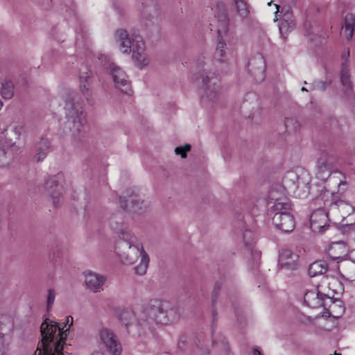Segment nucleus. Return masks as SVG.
<instances>
[{
  "mask_svg": "<svg viewBox=\"0 0 355 355\" xmlns=\"http://www.w3.org/2000/svg\"><path fill=\"white\" fill-rule=\"evenodd\" d=\"M72 323L71 316L65 318V322L62 327L49 319L43 322L40 327L42 340L39 343L34 355H63L61 350L64 340L67 338V332Z\"/></svg>",
  "mask_w": 355,
  "mask_h": 355,
  "instance_id": "nucleus-1",
  "label": "nucleus"
},
{
  "mask_svg": "<svg viewBox=\"0 0 355 355\" xmlns=\"http://www.w3.org/2000/svg\"><path fill=\"white\" fill-rule=\"evenodd\" d=\"M64 111L67 126L71 131L72 139L77 143L85 142L87 139L86 112L83 103L77 95H73L67 99Z\"/></svg>",
  "mask_w": 355,
  "mask_h": 355,
  "instance_id": "nucleus-2",
  "label": "nucleus"
},
{
  "mask_svg": "<svg viewBox=\"0 0 355 355\" xmlns=\"http://www.w3.org/2000/svg\"><path fill=\"white\" fill-rule=\"evenodd\" d=\"M115 40L123 53L132 52V59L138 68L142 69L148 65L150 60L146 52L143 38L139 34L130 35L127 31L119 29L115 33Z\"/></svg>",
  "mask_w": 355,
  "mask_h": 355,
  "instance_id": "nucleus-3",
  "label": "nucleus"
},
{
  "mask_svg": "<svg viewBox=\"0 0 355 355\" xmlns=\"http://www.w3.org/2000/svg\"><path fill=\"white\" fill-rule=\"evenodd\" d=\"M178 316L177 309L171 302L154 299L143 309L139 323L141 326L146 322L167 324L176 320Z\"/></svg>",
  "mask_w": 355,
  "mask_h": 355,
  "instance_id": "nucleus-4",
  "label": "nucleus"
},
{
  "mask_svg": "<svg viewBox=\"0 0 355 355\" xmlns=\"http://www.w3.org/2000/svg\"><path fill=\"white\" fill-rule=\"evenodd\" d=\"M270 202L273 203L271 209L276 211L272 217V223L279 230L284 232H292L295 227L293 216L288 211L291 205L287 198L277 189L273 188L269 193Z\"/></svg>",
  "mask_w": 355,
  "mask_h": 355,
  "instance_id": "nucleus-5",
  "label": "nucleus"
},
{
  "mask_svg": "<svg viewBox=\"0 0 355 355\" xmlns=\"http://www.w3.org/2000/svg\"><path fill=\"white\" fill-rule=\"evenodd\" d=\"M196 71L202 79L201 98L204 101L216 99L220 92V79L213 69V63L209 58H200L196 64Z\"/></svg>",
  "mask_w": 355,
  "mask_h": 355,
  "instance_id": "nucleus-6",
  "label": "nucleus"
},
{
  "mask_svg": "<svg viewBox=\"0 0 355 355\" xmlns=\"http://www.w3.org/2000/svg\"><path fill=\"white\" fill-rule=\"evenodd\" d=\"M116 250L121 262L125 265H132L140 258L139 263L135 268V272L139 275L146 274L150 259L141 243L130 245L124 243Z\"/></svg>",
  "mask_w": 355,
  "mask_h": 355,
  "instance_id": "nucleus-7",
  "label": "nucleus"
},
{
  "mask_svg": "<svg viewBox=\"0 0 355 355\" xmlns=\"http://www.w3.org/2000/svg\"><path fill=\"white\" fill-rule=\"evenodd\" d=\"M337 157L331 153L324 152L318 157L315 166V176L318 180L326 181L334 173Z\"/></svg>",
  "mask_w": 355,
  "mask_h": 355,
  "instance_id": "nucleus-8",
  "label": "nucleus"
},
{
  "mask_svg": "<svg viewBox=\"0 0 355 355\" xmlns=\"http://www.w3.org/2000/svg\"><path fill=\"white\" fill-rule=\"evenodd\" d=\"M123 218L121 214L112 216L110 218V225L111 227L117 232L119 241L117 243L116 248H119L122 243H126L128 245L139 243L137 236L126 227H122Z\"/></svg>",
  "mask_w": 355,
  "mask_h": 355,
  "instance_id": "nucleus-9",
  "label": "nucleus"
},
{
  "mask_svg": "<svg viewBox=\"0 0 355 355\" xmlns=\"http://www.w3.org/2000/svg\"><path fill=\"white\" fill-rule=\"evenodd\" d=\"M120 206L129 212L142 214L145 213L149 203L136 194L122 196L119 198Z\"/></svg>",
  "mask_w": 355,
  "mask_h": 355,
  "instance_id": "nucleus-10",
  "label": "nucleus"
},
{
  "mask_svg": "<svg viewBox=\"0 0 355 355\" xmlns=\"http://www.w3.org/2000/svg\"><path fill=\"white\" fill-rule=\"evenodd\" d=\"M98 336L101 343L106 350L112 355H121L122 345L114 331L107 327H102L98 330Z\"/></svg>",
  "mask_w": 355,
  "mask_h": 355,
  "instance_id": "nucleus-11",
  "label": "nucleus"
},
{
  "mask_svg": "<svg viewBox=\"0 0 355 355\" xmlns=\"http://www.w3.org/2000/svg\"><path fill=\"white\" fill-rule=\"evenodd\" d=\"M106 68L113 79L116 88L123 93L130 94V84L125 71L113 62L108 63Z\"/></svg>",
  "mask_w": 355,
  "mask_h": 355,
  "instance_id": "nucleus-12",
  "label": "nucleus"
},
{
  "mask_svg": "<svg viewBox=\"0 0 355 355\" xmlns=\"http://www.w3.org/2000/svg\"><path fill=\"white\" fill-rule=\"evenodd\" d=\"M62 179L61 174L49 177L45 182V191L48 196L51 198L52 202L55 206L59 205L62 202V196L64 192L62 185L60 181Z\"/></svg>",
  "mask_w": 355,
  "mask_h": 355,
  "instance_id": "nucleus-13",
  "label": "nucleus"
},
{
  "mask_svg": "<svg viewBox=\"0 0 355 355\" xmlns=\"http://www.w3.org/2000/svg\"><path fill=\"white\" fill-rule=\"evenodd\" d=\"M92 72L87 65H82L79 72L80 90L87 101H89L92 95Z\"/></svg>",
  "mask_w": 355,
  "mask_h": 355,
  "instance_id": "nucleus-14",
  "label": "nucleus"
},
{
  "mask_svg": "<svg viewBox=\"0 0 355 355\" xmlns=\"http://www.w3.org/2000/svg\"><path fill=\"white\" fill-rule=\"evenodd\" d=\"M248 70L257 82H261L265 78L266 64L263 56L257 54L248 62Z\"/></svg>",
  "mask_w": 355,
  "mask_h": 355,
  "instance_id": "nucleus-15",
  "label": "nucleus"
},
{
  "mask_svg": "<svg viewBox=\"0 0 355 355\" xmlns=\"http://www.w3.org/2000/svg\"><path fill=\"white\" fill-rule=\"evenodd\" d=\"M299 256L292 250L283 248L279 254V266L286 270H295L298 267Z\"/></svg>",
  "mask_w": 355,
  "mask_h": 355,
  "instance_id": "nucleus-16",
  "label": "nucleus"
},
{
  "mask_svg": "<svg viewBox=\"0 0 355 355\" xmlns=\"http://www.w3.org/2000/svg\"><path fill=\"white\" fill-rule=\"evenodd\" d=\"M310 225L315 232L323 233L329 227L328 215L323 209H317L311 215Z\"/></svg>",
  "mask_w": 355,
  "mask_h": 355,
  "instance_id": "nucleus-17",
  "label": "nucleus"
},
{
  "mask_svg": "<svg viewBox=\"0 0 355 355\" xmlns=\"http://www.w3.org/2000/svg\"><path fill=\"white\" fill-rule=\"evenodd\" d=\"M214 16L218 20V34L220 37L227 31L229 18L227 13L226 6L224 3L218 2L214 7Z\"/></svg>",
  "mask_w": 355,
  "mask_h": 355,
  "instance_id": "nucleus-18",
  "label": "nucleus"
},
{
  "mask_svg": "<svg viewBox=\"0 0 355 355\" xmlns=\"http://www.w3.org/2000/svg\"><path fill=\"white\" fill-rule=\"evenodd\" d=\"M214 53V58L220 63H228L232 55V49L227 46L225 42L223 40V34L220 37Z\"/></svg>",
  "mask_w": 355,
  "mask_h": 355,
  "instance_id": "nucleus-19",
  "label": "nucleus"
},
{
  "mask_svg": "<svg viewBox=\"0 0 355 355\" xmlns=\"http://www.w3.org/2000/svg\"><path fill=\"white\" fill-rule=\"evenodd\" d=\"M106 282V277L95 272H87L85 273V282L87 287L93 292H100L103 290V286Z\"/></svg>",
  "mask_w": 355,
  "mask_h": 355,
  "instance_id": "nucleus-20",
  "label": "nucleus"
},
{
  "mask_svg": "<svg viewBox=\"0 0 355 355\" xmlns=\"http://www.w3.org/2000/svg\"><path fill=\"white\" fill-rule=\"evenodd\" d=\"M116 315L122 324L127 327L135 323L141 325L139 323V319L140 316L142 315V311L140 315L136 318L135 313L132 310L130 309L119 308L116 310Z\"/></svg>",
  "mask_w": 355,
  "mask_h": 355,
  "instance_id": "nucleus-21",
  "label": "nucleus"
},
{
  "mask_svg": "<svg viewBox=\"0 0 355 355\" xmlns=\"http://www.w3.org/2000/svg\"><path fill=\"white\" fill-rule=\"evenodd\" d=\"M348 248L342 241L332 243L326 250L327 255L333 260L339 261L347 254Z\"/></svg>",
  "mask_w": 355,
  "mask_h": 355,
  "instance_id": "nucleus-22",
  "label": "nucleus"
},
{
  "mask_svg": "<svg viewBox=\"0 0 355 355\" xmlns=\"http://www.w3.org/2000/svg\"><path fill=\"white\" fill-rule=\"evenodd\" d=\"M301 182L297 174L293 171L288 172L283 179V187L288 192H295Z\"/></svg>",
  "mask_w": 355,
  "mask_h": 355,
  "instance_id": "nucleus-23",
  "label": "nucleus"
},
{
  "mask_svg": "<svg viewBox=\"0 0 355 355\" xmlns=\"http://www.w3.org/2000/svg\"><path fill=\"white\" fill-rule=\"evenodd\" d=\"M304 302L311 308L323 306V296L316 290L309 291L304 294Z\"/></svg>",
  "mask_w": 355,
  "mask_h": 355,
  "instance_id": "nucleus-24",
  "label": "nucleus"
},
{
  "mask_svg": "<svg viewBox=\"0 0 355 355\" xmlns=\"http://www.w3.org/2000/svg\"><path fill=\"white\" fill-rule=\"evenodd\" d=\"M355 15L348 13L345 15L344 24L342 26L343 34L347 40H351L354 32Z\"/></svg>",
  "mask_w": 355,
  "mask_h": 355,
  "instance_id": "nucleus-25",
  "label": "nucleus"
},
{
  "mask_svg": "<svg viewBox=\"0 0 355 355\" xmlns=\"http://www.w3.org/2000/svg\"><path fill=\"white\" fill-rule=\"evenodd\" d=\"M328 265L323 260L315 261L312 263L309 268V274L311 277L322 275L327 272Z\"/></svg>",
  "mask_w": 355,
  "mask_h": 355,
  "instance_id": "nucleus-26",
  "label": "nucleus"
},
{
  "mask_svg": "<svg viewBox=\"0 0 355 355\" xmlns=\"http://www.w3.org/2000/svg\"><path fill=\"white\" fill-rule=\"evenodd\" d=\"M237 14L242 18L248 17L250 14V6L247 0H232Z\"/></svg>",
  "mask_w": 355,
  "mask_h": 355,
  "instance_id": "nucleus-27",
  "label": "nucleus"
},
{
  "mask_svg": "<svg viewBox=\"0 0 355 355\" xmlns=\"http://www.w3.org/2000/svg\"><path fill=\"white\" fill-rule=\"evenodd\" d=\"M159 13V10L157 6H147L142 12V17L144 20L151 21L157 19Z\"/></svg>",
  "mask_w": 355,
  "mask_h": 355,
  "instance_id": "nucleus-28",
  "label": "nucleus"
},
{
  "mask_svg": "<svg viewBox=\"0 0 355 355\" xmlns=\"http://www.w3.org/2000/svg\"><path fill=\"white\" fill-rule=\"evenodd\" d=\"M340 79L342 84L346 88H351L352 83L350 80L349 64L345 62H341Z\"/></svg>",
  "mask_w": 355,
  "mask_h": 355,
  "instance_id": "nucleus-29",
  "label": "nucleus"
},
{
  "mask_svg": "<svg viewBox=\"0 0 355 355\" xmlns=\"http://www.w3.org/2000/svg\"><path fill=\"white\" fill-rule=\"evenodd\" d=\"M276 8L275 15L277 17V15L279 11L280 6L277 4H275ZM281 13H283L281 21H287V22H295L293 19V12L288 7H284L282 8Z\"/></svg>",
  "mask_w": 355,
  "mask_h": 355,
  "instance_id": "nucleus-30",
  "label": "nucleus"
},
{
  "mask_svg": "<svg viewBox=\"0 0 355 355\" xmlns=\"http://www.w3.org/2000/svg\"><path fill=\"white\" fill-rule=\"evenodd\" d=\"M1 95L6 99L11 98L14 95V85L10 80H6L2 83Z\"/></svg>",
  "mask_w": 355,
  "mask_h": 355,
  "instance_id": "nucleus-31",
  "label": "nucleus"
},
{
  "mask_svg": "<svg viewBox=\"0 0 355 355\" xmlns=\"http://www.w3.org/2000/svg\"><path fill=\"white\" fill-rule=\"evenodd\" d=\"M295 27V22L280 21L279 29L281 34L286 37Z\"/></svg>",
  "mask_w": 355,
  "mask_h": 355,
  "instance_id": "nucleus-32",
  "label": "nucleus"
},
{
  "mask_svg": "<svg viewBox=\"0 0 355 355\" xmlns=\"http://www.w3.org/2000/svg\"><path fill=\"white\" fill-rule=\"evenodd\" d=\"M192 345L191 339L187 336H182L180 338L178 347L179 349L184 352L191 348Z\"/></svg>",
  "mask_w": 355,
  "mask_h": 355,
  "instance_id": "nucleus-33",
  "label": "nucleus"
},
{
  "mask_svg": "<svg viewBox=\"0 0 355 355\" xmlns=\"http://www.w3.org/2000/svg\"><path fill=\"white\" fill-rule=\"evenodd\" d=\"M195 345L198 348L202 349L205 352L208 353L209 351V340H205L203 335H200L194 340Z\"/></svg>",
  "mask_w": 355,
  "mask_h": 355,
  "instance_id": "nucleus-34",
  "label": "nucleus"
},
{
  "mask_svg": "<svg viewBox=\"0 0 355 355\" xmlns=\"http://www.w3.org/2000/svg\"><path fill=\"white\" fill-rule=\"evenodd\" d=\"M57 293L54 288H49L46 292V309L49 311L53 306Z\"/></svg>",
  "mask_w": 355,
  "mask_h": 355,
  "instance_id": "nucleus-35",
  "label": "nucleus"
},
{
  "mask_svg": "<svg viewBox=\"0 0 355 355\" xmlns=\"http://www.w3.org/2000/svg\"><path fill=\"white\" fill-rule=\"evenodd\" d=\"M8 150H9L8 148H7V150H6L2 146V144L0 141V167L4 166L8 164L11 159L10 157L8 158L7 156Z\"/></svg>",
  "mask_w": 355,
  "mask_h": 355,
  "instance_id": "nucleus-36",
  "label": "nucleus"
},
{
  "mask_svg": "<svg viewBox=\"0 0 355 355\" xmlns=\"http://www.w3.org/2000/svg\"><path fill=\"white\" fill-rule=\"evenodd\" d=\"M50 148V141L47 139L42 138L35 145L36 150L46 151Z\"/></svg>",
  "mask_w": 355,
  "mask_h": 355,
  "instance_id": "nucleus-37",
  "label": "nucleus"
},
{
  "mask_svg": "<svg viewBox=\"0 0 355 355\" xmlns=\"http://www.w3.org/2000/svg\"><path fill=\"white\" fill-rule=\"evenodd\" d=\"M221 286L222 284L220 282H216L214 285L211 293V304L213 307H214L215 304H216L217 297L219 295Z\"/></svg>",
  "mask_w": 355,
  "mask_h": 355,
  "instance_id": "nucleus-38",
  "label": "nucleus"
},
{
  "mask_svg": "<svg viewBox=\"0 0 355 355\" xmlns=\"http://www.w3.org/2000/svg\"><path fill=\"white\" fill-rule=\"evenodd\" d=\"M191 150L190 144H185L184 146L176 147L175 149V153L176 155H180L182 158L187 157V153Z\"/></svg>",
  "mask_w": 355,
  "mask_h": 355,
  "instance_id": "nucleus-39",
  "label": "nucleus"
},
{
  "mask_svg": "<svg viewBox=\"0 0 355 355\" xmlns=\"http://www.w3.org/2000/svg\"><path fill=\"white\" fill-rule=\"evenodd\" d=\"M243 239L246 246H250L254 240V235L251 230H245L243 234Z\"/></svg>",
  "mask_w": 355,
  "mask_h": 355,
  "instance_id": "nucleus-40",
  "label": "nucleus"
},
{
  "mask_svg": "<svg viewBox=\"0 0 355 355\" xmlns=\"http://www.w3.org/2000/svg\"><path fill=\"white\" fill-rule=\"evenodd\" d=\"M213 343H215L216 345H218L220 347V348L224 351H228L229 350V346L228 343L226 340V338L223 335L218 336V340H214Z\"/></svg>",
  "mask_w": 355,
  "mask_h": 355,
  "instance_id": "nucleus-41",
  "label": "nucleus"
},
{
  "mask_svg": "<svg viewBox=\"0 0 355 355\" xmlns=\"http://www.w3.org/2000/svg\"><path fill=\"white\" fill-rule=\"evenodd\" d=\"M285 125L288 130H294L299 126V124L294 119L287 118L285 120Z\"/></svg>",
  "mask_w": 355,
  "mask_h": 355,
  "instance_id": "nucleus-42",
  "label": "nucleus"
},
{
  "mask_svg": "<svg viewBox=\"0 0 355 355\" xmlns=\"http://www.w3.org/2000/svg\"><path fill=\"white\" fill-rule=\"evenodd\" d=\"M15 135L16 139H19L20 136L24 132L25 128L21 124H17L15 125L12 130Z\"/></svg>",
  "mask_w": 355,
  "mask_h": 355,
  "instance_id": "nucleus-43",
  "label": "nucleus"
},
{
  "mask_svg": "<svg viewBox=\"0 0 355 355\" xmlns=\"http://www.w3.org/2000/svg\"><path fill=\"white\" fill-rule=\"evenodd\" d=\"M36 151H37V153L33 157V159L37 162L43 161L44 159V158L46 157L47 153L44 150H36Z\"/></svg>",
  "mask_w": 355,
  "mask_h": 355,
  "instance_id": "nucleus-44",
  "label": "nucleus"
},
{
  "mask_svg": "<svg viewBox=\"0 0 355 355\" xmlns=\"http://www.w3.org/2000/svg\"><path fill=\"white\" fill-rule=\"evenodd\" d=\"M349 55H350V50H349V48H347L341 54L342 62H345L347 64H348Z\"/></svg>",
  "mask_w": 355,
  "mask_h": 355,
  "instance_id": "nucleus-45",
  "label": "nucleus"
},
{
  "mask_svg": "<svg viewBox=\"0 0 355 355\" xmlns=\"http://www.w3.org/2000/svg\"><path fill=\"white\" fill-rule=\"evenodd\" d=\"M328 84L329 83L327 82L318 81L315 83L314 88L324 91L327 88Z\"/></svg>",
  "mask_w": 355,
  "mask_h": 355,
  "instance_id": "nucleus-46",
  "label": "nucleus"
},
{
  "mask_svg": "<svg viewBox=\"0 0 355 355\" xmlns=\"http://www.w3.org/2000/svg\"><path fill=\"white\" fill-rule=\"evenodd\" d=\"M6 349L4 344L3 335L0 334V355H3Z\"/></svg>",
  "mask_w": 355,
  "mask_h": 355,
  "instance_id": "nucleus-47",
  "label": "nucleus"
},
{
  "mask_svg": "<svg viewBox=\"0 0 355 355\" xmlns=\"http://www.w3.org/2000/svg\"><path fill=\"white\" fill-rule=\"evenodd\" d=\"M253 257H254V262H255L254 265L257 266L258 264V263H259V259H260V257H261L260 252L257 251V250L254 251L253 252Z\"/></svg>",
  "mask_w": 355,
  "mask_h": 355,
  "instance_id": "nucleus-48",
  "label": "nucleus"
},
{
  "mask_svg": "<svg viewBox=\"0 0 355 355\" xmlns=\"http://www.w3.org/2000/svg\"><path fill=\"white\" fill-rule=\"evenodd\" d=\"M253 355H263L257 348H254L252 350Z\"/></svg>",
  "mask_w": 355,
  "mask_h": 355,
  "instance_id": "nucleus-49",
  "label": "nucleus"
},
{
  "mask_svg": "<svg viewBox=\"0 0 355 355\" xmlns=\"http://www.w3.org/2000/svg\"><path fill=\"white\" fill-rule=\"evenodd\" d=\"M248 96L250 98H251V97H252V98H254L255 100H257V96H256V95H255V94H249Z\"/></svg>",
  "mask_w": 355,
  "mask_h": 355,
  "instance_id": "nucleus-50",
  "label": "nucleus"
},
{
  "mask_svg": "<svg viewBox=\"0 0 355 355\" xmlns=\"http://www.w3.org/2000/svg\"><path fill=\"white\" fill-rule=\"evenodd\" d=\"M347 227H348L349 229H354L355 225L354 224L347 225Z\"/></svg>",
  "mask_w": 355,
  "mask_h": 355,
  "instance_id": "nucleus-51",
  "label": "nucleus"
},
{
  "mask_svg": "<svg viewBox=\"0 0 355 355\" xmlns=\"http://www.w3.org/2000/svg\"><path fill=\"white\" fill-rule=\"evenodd\" d=\"M92 355H104V354L101 352H95L92 354Z\"/></svg>",
  "mask_w": 355,
  "mask_h": 355,
  "instance_id": "nucleus-52",
  "label": "nucleus"
},
{
  "mask_svg": "<svg viewBox=\"0 0 355 355\" xmlns=\"http://www.w3.org/2000/svg\"><path fill=\"white\" fill-rule=\"evenodd\" d=\"M342 185H345V182L340 180L338 183V187H340Z\"/></svg>",
  "mask_w": 355,
  "mask_h": 355,
  "instance_id": "nucleus-53",
  "label": "nucleus"
},
{
  "mask_svg": "<svg viewBox=\"0 0 355 355\" xmlns=\"http://www.w3.org/2000/svg\"><path fill=\"white\" fill-rule=\"evenodd\" d=\"M3 78V72L0 69V80L2 79Z\"/></svg>",
  "mask_w": 355,
  "mask_h": 355,
  "instance_id": "nucleus-54",
  "label": "nucleus"
},
{
  "mask_svg": "<svg viewBox=\"0 0 355 355\" xmlns=\"http://www.w3.org/2000/svg\"><path fill=\"white\" fill-rule=\"evenodd\" d=\"M301 90H302V92H306V91H307V89H306L305 87H302Z\"/></svg>",
  "mask_w": 355,
  "mask_h": 355,
  "instance_id": "nucleus-55",
  "label": "nucleus"
},
{
  "mask_svg": "<svg viewBox=\"0 0 355 355\" xmlns=\"http://www.w3.org/2000/svg\"><path fill=\"white\" fill-rule=\"evenodd\" d=\"M2 107H3V103L0 100V110H1Z\"/></svg>",
  "mask_w": 355,
  "mask_h": 355,
  "instance_id": "nucleus-56",
  "label": "nucleus"
},
{
  "mask_svg": "<svg viewBox=\"0 0 355 355\" xmlns=\"http://www.w3.org/2000/svg\"><path fill=\"white\" fill-rule=\"evenodd\" d=\"M213 315H214V317L216 315L215 310H213Z\"/></svg>",
  "mask_w": 355,
  "mask_h": 355,
  "instance_id": "nucleus-57",
  "label": "nucleus"
},
{
  "mask_svg": "<svg viewBox=\"0 0 355 355\" xmlns=\"http://www.w3.org/2000/svg\"><path fill=\"white\" fill-rule=\"evenodd\" d=\"M272 2H273L272 1H270L269 3H268V6H271V5H272Z\"/></svg>",
  "mask_w": 355,
  "mask_h": 355,
  "instance_id": "nucleus-58",
  "label": "nucleus"
}]
</instances>
